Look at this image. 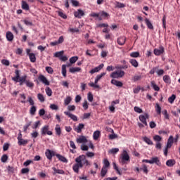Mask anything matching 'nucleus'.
<instances>
[{"mask_svg": "<svg viewBox=\"0 0 180 180\" xmlns=\"http://www.w3.org/2000/svg\"><path fill=\"white\" fill-rule=\"evenodd\" d=\"M75 164L72 166V169L76 174H79V168L85 167H91V162L86 160L85 155H80L75 160Z\"/></svg>", "mask_w": 180, "mask_h": 180, "instance_id": "obj_1", "label": "nucleus"}, {"mask_svg": "<svg viewBox=\"0 0 180 180\" xmlns=\"http://www.w3.org/2000/svg\"><path fill=\"white\" fill-rule=\"evenodd\" d=\"M118 161L119 163L121 164V165H127V164L130 162V155H129V153H127V150H124L122 151V153H121Z\"/></svg>", "mask_w": 180, "mask_h": 180, "instance_id": "obj_2", "label": "nucleus"}, {"mask_svg": "<svg viewBox=\"0 0 180 180\" xmlns=\"http://www.w3.org/2000/svg\"><path fill=\"white\" fill-rule=\"evenodd\" d=\"M41 136H53V132L50 131V127L49 125H45L41 129Z\"/></svg>", "mask_w": 180, "mask_h": 180, "instance_id": "obj_3", "label": "nucleus"}, {"mask_svg": "<svg viewBox=\"0 0 180 180\" xmlns=\"http://www.w3.org/2000/svg\"><path fill=\"white\" fill-rule=\"evenodd\" d=\"M110 78H122V77H124V71L120 70L113 72L110 74Z\"/></svg>", "mask_w": 180, "mask_h": 180, "instance_id": "obj_4", "label": "nucleus"}, {"mask_svg": "<svg viewBox=\"0 0 180 180\" xmlns=\"http://www.w3.org/2000/svg\"><path fill=\"white\" fill-rule=\"evenodd\" d=\"M57 154H56V152L54 150H51L50 149H47L45 152V155L49 161H51L53 160V157L56 156Z\"/></svg>", "mask_w": 180, "mask_h": 180, "instance_id": "obj_5", "label": "nucleus"}, {"mask_svg": "<svg viewBox=\"0 0 180 180\" xmlns=\"http://www.w3.org/2000/svg\"><path fill=\"white\" fill-rule=\"evenodd\" d=\"M150 115L148 113H146L145 115H139V119L140 122L143 123V124H144L145 126H148V124H147V119H148Z\"/></svg>", "mask_w": 180, "mask_h": 180, "instance_id": "obj_6", "label": "nucleus"}, {"mask_svg": "<svg viewBox=\"0 0 180 180\" xmlns=\"http://www.w3.org/2000/svg\"><path fill=\"white\" fill-rule=\"evenodd\" d=\"M38 81H40V82H42V84H44V85H50V82H49L46 76L43 75H40L38 77Z\"/></svg>", "mask_w": 180, "mask_h": 180, "instance_id": "obj_7", "label": "nucleus"}, {"mask_svg": "<svg viewBox=\"0 0 180 180\" xmlns=\"http://www.w3.org/2000/svg\"><path fill=\"white\" fill-rule=\"evenodd\" d=\"M155 56H161V54H164L165 49L164 46H161L159 49H155L153 51Z\"/></svg>", "mask_w": 180, "mask_h": 180, "instance_id": "obj_8", "label": "nucleus"}, {"mask_svg": "<svg viewBox=\"0 0 180 180\" xmlns=\"http://www.w3.org/2000/svg\"><path fill=\"white\" fill-rule=\"evenodd\" d=\"M105 65H103V63L100 64L98 66L94 68V69H92L91 70H90V74H95V72H99V71H101V70H102V68H103Z\"/></svg>", "mask_w": 180, "mask_h": 180, "instance_id": "obj_9", "label": "nucleus"}, {"mask_svg": "<svg viewBox=\"0 0 180 180\" xmlns=\"http://www.w3.org/2000/svg\"><path fill=\"white\" fill-rule=\"evenodd\" d=\"M85 15V13L84 12V11L79 9L77 10V11H75L74 13V15L75 16V18H77L78 19H81L82 18V16H84Z\"/></svg>", "mask_w": 180, "mask_h": 180, "instance_id": "obj_10", "label": "nucleus"}, {"mask_svg": "<svg viewBox=\"0 0 180 180\" xmlns=\"http://www.w3.org/2000/svg\"><path fill=\"white\" fill-rule=\"evenodd\" d=\"M64 113L65 115H66V116H68V117H70V119H72V120H73L74 122L78 121V117H77V115H75L74 114H72L68 111H65Z\"/></svg>", "mask_w": 180, "mask_h": 180, "instance_id": "obj_11", "label": "nucleus"}, {"mask_svg": "<svg viewBox=\"0 0 180 180\" xmlns=\"http://www.w3.org/2000/svg\"><path fill=\"white\" fill-rule=\"evenodd\" d=\"M150 164H156L158 167H161V162L158 157H153L150 160Z\"/></svg>", "mask_w": 180, "mask_h": 180, "instance_id": "obj_12", "label": "nucleus"}, {"mask_svg": "<svg viewBox=\"0 0 180 180\" xmlns=\"http://www.w3.org/2000/svg\"><path fill=\"white\" fill-rule=\"evenodd\" d=\"M6 37L8 41H13L14 36L13 34L11 31H8L6 34Z\"/></svg>", "mask_w": 180, "mask_h": 180, "instance_id": "obj_13", "label": "nucleus"}, {"mask_svg": "<svg viewBox=\"0 0 180 180\" xmlns=\"http://www.w3.org/2000/svg\"><path fill=\"white\" fill-rule=\"evenodd\" d=\"M111 84L112 85H115V86H118L119 88H122V86H123V83L122 82L113 79L111 80Z\"/></svg>", "mask_w": 180, "mask_h": 180, "instance_id": "obj_14", "label": "nucleus"}, {"mask_svg": "<svg viewBox=\"0 0 180 180\" xmlns=\"http://www.w3.org/2000/svg\"><path fill=\"white\" fill-rule=\"evenodd\" d=\"M174 144V136H170L167 140V148H171Z\"/></svg>", "mask_w": 180, "mask_h": 180, "instance_id": "obj_15", "label": "nucleus"}, {"mask_svg": "<svg viewBox=\"0 0 180 180\" xmlns=\"http://www.w3.org/2000/svg\"><path fill=\"white\" fill-rule=\"evenodd\" d=\"M52 169L53 171V175H56V174L64 175V174H65V172H64L63 169H57L56 167H52Z\"/></svg>", "mask_w": 180, "mask_h": 180, "instance_id": "obj_16", "label": "nucleus"}, {"mask_svg": "<svg viewBox=\"0 0 180 180\" xmlns=\"http://www.w3.org/2000/svg\"><path fill=\"white\" fill-rule=\"evenodd\" d=\"M27 80V76L24 75L22 77H20L18 82H20V85L22 86L23 85V84H26Z\"/></svg>", "mask_w": 180, "mask_h": 180, "instance_id": "obj_17", "label": "nucleus"}, {"mask_svg": "<svg viewBox=\"0 0 180 180\" xmlns=\"http://www.w3.org/2000/svg\"><path fill=\"white\" fill-rule=\"evenodd\" d=\"M117 44L120 46H124V43H126V37H120L117 40Z\"/></svg>", "mask_w": 180, "mask_h": 180, "instance_id": "obj_18", "label": "nucleus"}, {"mask_svg": "<svg viewBox=\"0 0 180 180\" xmlns=\"http://www.w3.org/2000/svg\"><path fill=\"white\" fill-rule=\"evenodd\" d=\"M145 23L148 28L150 29V30H154V26L153 25V23L148 20V18L145 19Z\"/></svg>", "mask_w": 180, "mask_h": 180, "instance_id": "obj_19", "label": "nucleus"}, {"mask_svg": "<svg viewBox=\"0 0 180 180\" xmlns=\"http://www.w3.org/2000/svg\"><path fill=\"white\" fill-rule=\"evenodd\" d=\"M77 143H79V144L82 143H88V139H86V137L81 136L79 139H77Z\"/></svg>", "mask_w": 180, "mask_h": 180, "instance_id": "obj_20", "label": "nucleus"}, {"mask_svg": "<svg viewBox=\"0 0 180 180\" xmlns=\"http://www.w3.org/2000/svg\"><path fill=\"white\" fill-rule=\"evenodd\" d=\"M56 157L59 160V161H61L62 162H68V160H67V158H65V157L60 155V154H56Z\"/></svg>", "mask_w": 180, "mask_h": 180, "instance_id": "obj_21", "label": "nucleus"}, {"mask_svg": "<svg viewBox=\"0 0 180 180\" xmlns=\"http://www.w3.org/2000/svg\"><path fill=\"white\" fill-rule=\"evenodd\" d=\"M175 164H176V162L174 159L168 160L166 162V165L167 167H174V165H175Z\"/></svg>", "mask_w": 180, "mask_h": 180, "instance_id": "obj_22", "label": "nucleus"}, {"mask_svg": "<svg viewBox=\"0 0 180 180\" xmlns=\"http://www.w3.org/2000/svg\"><path fill=\"white\" fill-rule=\"evenodd\" d=\"M15 77H12V80L14 81L15 82H18L19 78L20 77V74L19 73V70H15Z\"/></svg>", "mask_w": 180, "mask_h": 180, "instance_id": "obj_23", "label": "nucleus"}, {"mask_svg": "<svg viewBox=\"0 0 180 180\" xmlns=\"http://www.w3.org/2000/svg\"><path fill=\"white\" fill-rule=\"evenodd\" d=\"M105 75H106V72H102L100 75H98L95 79V84H98V82H99L102 79V77H105Z\"/></svg>", "mask_w": 180, "mask_h": 180, "instance_id": "obj_24", "label": "nucleus"}, {"mask_svg": "<svg viewBox=\"0 0 180 180\" xmlns=\"http://www.w3.org/2000/svg\"><path fill=\"white\" fill-rule=\"evenodd\" d=\"M25 84H26V86H27L28 88H30L31 89H33V88H34V83H33V82L29 79L26 80Z\"/></svg>", "mask_w": 180, "mask_h": 180, "instance_id": "obj_25", "label": "nucleus"}, {"mask_svg": "<svg viewBox=\"0 0 180 180\" xmlns=\"http://www.w3.org/2000/svg\"><path fill=\"white\" fill-rule=\"evenodd\" d=\"M84 127H85V125L84 124H79V125L77 128L75 129V131H77V133H81Z\"/></svg>", "mask_w": 180, "mask_h": 180, "instance_id": "obj_26", "label": "nucleus"}, {"mask_svg": "<svg viewBox=\"0 0 180 180\" xmlns=\"http://www.w3.org/2000/svg\"><path fill=\"white\" fill-rule=\"evenodd\" d=\"M129 63L132 65V67H134L135 68H137V67H139V62L136 59H130Z\"/></svg>", "mask_w": 180, "mask_h": 180, "instance_id": "obj_27", "label": "nucleus"}, {"mask_svg": "<svg viewBox=\"0 0 180 180\" xmlns=\"http://www.w3.org/2000/svg\"><path fill=\"white\" fill-rule=\"evenodd\" d=\"M112 166H113V169L116 171L117 174H118V175H122V172H120V169H119V167H117V165L116 164V162H112Z\"/></svg>", "mask_w": 180, "mask_h": 180, "instance_id": "obj_28", "label": "nucleus"}, {"mask_svg": "<svg viewBox=\"0 0 180 180\" xmlns=\"http://www.w3.org/2000/svg\"><path fill=\"white\" fill-rule=\"evenodd\" d=\"M81 71V68H70L69 69V72L75 74V72H79Z\"/></svg>", "mask_w": 180, "mask_h": 180, "instance_id": "obj_29", "label": "nucleus"}, {"mask_svg": "<svg viewBox=\"0 0 180 180\" xmlns=\"http://www.w3.org/2000/svg\"><path fill=\"white\" fill-rule=\"evenodd\" d=\"M64 54V51H58L56 52L53 55L54 57H56V58H61V56H63Z\"/></svg>", "mask_w": 180, "mask_h": 180, "instance_id": "obj_30", "label": "nucleus"}, {"mask_svg": "<svg viewBox=\"0 0 180 180\" xmlns=\"http://www.w3.org/2000/svg\"><path fill=\"white\" fill-rule=\"evenodd\" d=\"M55 131L57 136H61V128L59 124L56 125Z\"/></svg>", "mask_w": 180, "mask_h": 180, "instance_id": "obj_31", "label": "nucleus"}, {"mask_svg": "<svg viewBox=\"0 0 180 180\" xmlns=\"http://www.w3.org/2000/svg\"><path fill=\"white\" fill-rule=\"evenodd\" d=\"M106 174H108V169L105 167H102L101 171V177L105 178V176H106Z\"/></svg>", "mask_w": 180, "mask_h": 180, "instance_id": "obj_32", "label": "nucleus"}, {"mask_svg": "<svg viewBox=\"0 0 180 180\" xmlns=\"http://www.w3.org/2000/svg\"><path fill=\"white\" fill-rule=\"evenodd\" d=\"M143 141H145V143H146V144H148V146H153V141H151V139H150V138L147 137V136H144L143 138Z\"/></svg>", "mask_w": 180, "mask_h": 180, "instance_id": "obj_33", "label": "nucleus"}, {"mask_svg": "<svg viewBox=\"0 0 180 180\" xmlns=\"http://www.w3.org/2000/svg\"><path fill=\"white\" fill-rule=\"evenodd\" d=\"M151 86L152 88L154 89V91H160V86H158L156 84L155 81H152L150 82Z\"/></svg>", "mask_w": 180, "mask_h": 180, "instance_id": "obj_34", "label": "nucleus"}, {"mask_svg": "<svg viewBox=\"0 0 180 180\" xmlns=\"http://www.w3.org/2000/svg\"><path fill=\"white\" fill-rule=\"evenodd\" d=\"M22 9H24V11H29V4L25 1H22Z\"/></svg>", "mask_w": 180, "mask_h": 180, "instance_id": "obj_35", "label": "nucleus"}, {"mask_svg": "<svg viewBox=\"0 0 180 180\" xmlns=\"http://www.w3.org/2000/svg\"><path fill=\"white\" fill-rule=\"evenodd\" d=\"M29 143L27 139H21L18 142V146H26Z\"/></svg>", "mask_w": 180, "mask_h": 180, "instance_id": "obj_36", "label": "nucleus"}, {"mask_svg": "<svg viewBox=\"0 0 180 180\" xmlns=\"http://www.w3.org/2000/svg\"><path fill=\"white\" fill-rule=\"evenodd\" d=\"M163 81L165 84H171V77L169 75L163 76Z\"/></svg>", "mask_w": 180, "mask_h": 180, "instance_id": "obj_37", "label": "nucleus"}, {"mask_svg": "<svg viewBox=\"0 0 180 180\" xmlns=\"http://www.w3.org/2000/svg\"><path fill=\"white\" fill-rule=\"evenodd\" d=\"M101 136V132L99 131H95L93 134L94 140H98Z\"/></svg>", "mask_w": 180, "mask_h": 180, "instance_id": "obj_38", "label": "nucleus"}, {"mask_svg": "<svg viewBox=\"0 0 180 180\" xmlns=\"http://www.w3.org/2000/svg\"><path fill=\"white\" fill-rule=\"evenodd\" d=\"M30 126H32V121L27 122L26 124L24 125L23 131L25 133H26V131H27V129H29V127H30Z\"/></svg>", "mask_w": 180, "mask_h": 180, "instance_id": "obj_39", "label": "nucleus"}, {"mask_svg": "<svg viewBox=\"0 0 180 180\" xmlns=\"http://www.w3.org/2000/svg\"><path fill=\"white\" fill-rule=\"evenodd\" d=\"M30 60L31 63H36V54L31 53L29 55Z\"/></svg>", "mask_w": 180, "mask_h": 180, "instance_id": "obj_40", "label": "nucleus"}, {"mask_svg": "<svg viewBox=\"0 0 180 180\" xmlns=\"http://www.w3.org/2000/svg\"><path fill=\"white\" fill-rule=\"evenodd\" d=\"M109 167H110V162H109V160H108V159H104L103 168L108 169V168H109Z\"/></svg>", "mask_w": 180, "mask_h": 180, "instance_id": "obj_41", "label": "nucleus"}, {"mask_svg": "<svg viewBox=\"0 0 180 180\" xmlns=\"http://www.w3.org/2000/svg\"><path fill=\"white\" fill-rule=\"evenodd\" d=\"M72 101V98H71V96L66 97V98L64 100L65 106H68V105H70Z\"/></svg>", "mask_w": 180, "mask_h": 180, "instance_id": "obj_42", "label": "nucleus"}, {"mask_svg": "<svg viewBox=\"0 0 180 180\" xmlns=\"http://www.w3.org/2000/svg\"><path fill=\"white\" fill-rule=\"evenodd\" d=\"M62 75L65 78V77H67V65H62Z\"/></svg>", "mask_w": 180, "mask_h": 180, "instance_id": "obj_43", "label": "nucleus"}, {"mask_svg": "<svg viewBox=\"0 0 180 180\" xmlns=\"http://www.w3.org/2000/svg\"><path fill=\"white\" fill-rule=\"evenodd\" d=\"M70 64H75L78 61V56H72L69 60Z\"/></svg>", "mask_w": 180, "mask_h": 180, "instance_id": "obj_44", "label": "nucleus"}, {"mask_svg": "<svg viewBox=\"0 0 180 180\" xmlns=\"http://www.w3.org/2000/svg\"><path fill=\"white\" fill-rule=\"evenodd\" d=\"M155 109L156 113H158V115H161V106H160V104L156 103L155 106Z\"/></svg>", "mask_w": 180, "mask_h": 180, "instance_id": "obj_45", "label": "nucleus"}, {"mask_svg": "<svg viewBox=\"0 0 180 180\" xmlns=\"http://www.w3.org/2000/svg\"><path fill=\"white\" fill-rule=\"evenodd\" d=\"M130 57H132V58H137L140 57V53L139 52H132L130 53Z\"/></svg>", "mask_w": 180, "mask_h": 180, "instance_id": "obj_46", "label": "nucleus"}, {"mask_svg": "<svg viewBox=\"0 0 180 180\" xmlns=\"http://www.w3.org/2000/svg\"><path fill=\"white\" fill-rule=\"evenodd\" d=\"M37 98L39 99V102H41V103L46 101V99L44 98V96H43V94L40 93L37 94Z\"/></svg>", "mask_w": 180, "mask_h": 180, "instance_id": "obj_47", "label": "nucleus"}, {"mask_svg": "<svg viewBox=\"0 0 180 180\" xmlns=\"http://www.w3.org/2000/svg\"><path fill=\"white\" fill-rule=\"evenodd\" d=\"M175 99H176V96H175V94H172L170 97H169L168 102L169 103H172L174 102Z\"/></svg>", "mask_w": 180, "mask_h": 180, "instance_id": "obj_48", "label": "nucleus"}, {"mask_svg": "<svg viewBox=\"0 0 180 180\" xmlns=\"http://www.w3.org/2000/svg\"><path fill=\"white\" fill-rule=\"evenodd\" d=\"M45 91L48 96H51V95H53V91L51 89H50V87H46Z\"/></svg>", "mask_w": 180, "mask_h": 180, "instance_id": "obj_49", "label": "nucleus"}, {"mask_svg": "<svg viewBox=\"0 0 180 180\" xmlns=\"http://www.w3.org/2000/svg\"><path fill=\"white\" fill-rule=\"evenodd\" d=\"M108 153L110 154H117V153H119V148H112L110 149Z\"/></svg>", "mask_w": 180, "mask_h": 180, "instance_id": "obj_50", "label": "nucleus"}, {"mask_svg": "<svg viewBox=\"0 0 180 180\" xmlns=\"http://www.w3.org/2000/svg\"><path fill=\"white\" fill-rule=\"evenodd\" d=\"M141 171H143L144 174H148V169L146 165H143L142 167L140 168Z\"/></svg>", "mask_w": 180, "mask_h": 180, "instance_id": "obj_51", "label": "nucleus"}, {"mask_svg": "<svg viewBox=\"0 0 180 180\" xmlns=\"http://www.w3.org/2000/svg\"><path fill=\"white\" fill-rule=\"evenodd\" d=\"M45 70H46V72H48V74H53V72H54V70H53V68H51L50 66H46L45 68Z\"/></svg>", "mask_w": 180, "mask_h": 180, "instance_id": "obj_52", "label": "nucleus"}, {"mask_svg": "<svg viewBox=\"0 0 180 180\" xmlns=\"http://www.w3.org/2000/svg\"><path fill=\"white\" fill-rule=\"evenodd\" d=\"M156 73L158 75V77H161L162 75H163L164 74H165V71L162 69H158L156 70Z\"/></svg>", "mask_w": 180, "mask_h": 180, "instance_id": "obj_53", "label": "nucleus"}, {"mask_svg": "<svg viewBox=\"0 0 180 180\" xmlns=\"http://www.w3.org/2000/svg\"><path fill=\"white\" fill-rule=\"evenodd\" d=\"M126 5L119 1L115 2V8H124Z\"/></svg>", "mask_w": 180, "mask_h": 180, "instance_id": "obj_54", "label": "nucleus"}, {"mask_svg": "<svg viewBox=\"0 0 180 180\" xmlns=\"http://www.w3.org/2000/svg\"><path fill=\"white\" fill-rule=\"evenodd\" d=\"M86 158H92L95 157V153L94 152H87L85 155Z\"/></svg>", "mask_w": 180, "mask_h": 180, "instance_id": "obj_55", "label": "nucleus"}, {"mask_svg": "<svg viewBox=\"0 0 180 180\" xmlns=\"http://www.w3.org/2000/svg\"><path fill=\"white\" fill-rule=\"evenodd\" d=\"M162 22L163 27L165 29H167V26H166V25H167V16L164 15L162 17Z\"/></svg>", "mask_w": 180, "mask_h": 180, "instance_id": "obj_56", "label": "nucleus"}, {"mask_svg": "<svg viewBox=\"0 0 180 180\" xmlns=\"http://www.w3.org/2000/svg\"><path fill=\"white\" fill-rule=\"evenodd\" d=\"M162 115L165 116V119L168 120L169 119V115L168 114V111L167 110H165L162 112Z\"/></svg>", "mask_w": 180, "mask_h": 180, "instance_id": "obj_57", "label": "nucleus"}, {"mask_svg": "<svg viewBox=\"0 0 180 180\" xmlns=\"http://www.w3.org/2000/svg\"><path fill=\"white\" fill-rule=\"evenodd\" d=\"M134 110L136 113H143V110L141 108H140L139 107H138V106H135L134 108Z\"/></svg>", "mask_w": 180, "mask_h": 180, "instance_id": "obj_58", "label": "nucleus"}, {"mask_svg": "<svg viewBox=\"0 0 180 180\" xmlns=\"http://www.w3.org/2000/svg\"><path fill=\"white\" fill-rule=\"evenodd\" d=\"M87 99L89 102H92V101H94V95H92V93L89 92L88 94Z\"/></svg>", "mask_w": 180, "mask_h": 180, "instance_id": "obj_59", "label": "nucleus"}, {"mask_svg": "<svg viewBox=\"0 0 180 180\" xmlns=\"http://www.w3.org/2000/svg\"><path fill=\"white\" fill-rule=\"evenodd\" d=\"M1 162H6V161H8V155H3L1 158Z\"/></svg>", "mask_w": 180, "mask_h": 180, "instance_id": "obj_60", "label": "nucleus"}, {"mask_svg": "<svg viewBox=\"0 0 180 180\" xmlns=\"http://www.w3.org/2000/svg\"><path fill=\"white\" fill-rule=\"evenodd\" d=\"M36 110H37L36 106L32 105V106L31 107V108H30V115H35Z\"/></svg>", "mask_w": 180, "mask_h": 180, "instance_id": "obj_61", "label": "nucleus"}, {"mask_svg": "<svg viewBox=\"0 0 180 180\" xmlns=\"http://www.w3.org/2000/svg\"><path fill=\"white\" fill-rule=\"evenodd\" d=\"M141 78H143L141 77V75H135L133 77V81H134V82H136V81H140V79H141Z\"/></svg>", "mask_w": 180, "mask_h": 180, "instance_id": "obj_62", "label": "nucleus"}, {"mask_svg": "<svg viewBox=\"0 0 180 180\" xmlns=\"http://www.w3.org/2000/svg\"><path fill=\"white\" fill-rule=\"evenodd\" d=\"M1 64H3V65H6L7 67L9 66V60H6V59H3L1 60Z\"/></svg>", "mask_w": 180, "mask_h": 180, "instance_id": "obj_63", "label": "nucleus"}, {"mask_svg": "<svg viewBox=\"0 0 180 180\" xmlns=\"http://www.w3.org/2000/svg\"><path fill=\"white\" fill-rule=\"evenodd\" d=\"M153 140L155 141H161V140H162V138H161V136H160L159 135H155V136H153Z\"/></svg>", "mask_w": 180, "mask_h": 180, "instance_id": "obj_64", "label": "nucleus"}]
</instances>
